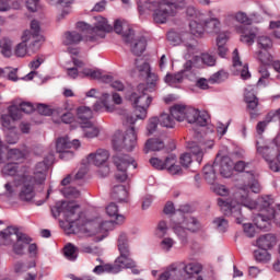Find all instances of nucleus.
Returning <instances> with one entry per match:
<instances>
[{"label": "nucleus", "mask_w": 280, "mask_h": 280, "mask_svg": "<svg viewBox=\"0 0 280 280\" xmlns=\"http://www.w3.org/2000/svg\"><path fill=\"white\" fill-rule=\"evenodd\" d=\"M256 244L258 248H262L265 250H270L277 244V236L273 234H265L261 235L257 241Z\"/></svg>", "instance_id": "25"}, {"label": "nucleus", "mask_w": 280, "mask_h": 280, "mask_svg": "<svg viewBox=\"0 0 280 280\" xmlns=\"http://www.w3.org/2000/svg\"><path fill=\"white\" fill-rule=\"evenodd\" d=\"M149 163L152 165V167H154V170H166L170 163H174V156L168 155L166 156L165 161L159 158H151Z\"/></svg>", "instance_id": "33"}, {"label": "nucleus", "mask_w": 280, "mask_h": 280, "mask_svg": "<svg viewBox=\"0 0 280 280\" xmlns=\"http://www.w3.org/2000/svg\"><path fill=\"white\" fill-rule=\"evenodd\" d=\"M244 101L247 104V110L249 112L250 119H257V117H259V113H257L259 98L255 94L254 89H245Z\"/></svg>", "instance_id": "16"}, {"label": "nucleus", "mask_w": 280, "mask_h": 280, "mask_svg": "<svg viewBox=\"0 0 280 280\" xmlns=\"http://www.w3.org/2000/svg\"><path fill=\"white\" fill-rule=\"evenodd\" d=\"M126 122L129 124V128L126 130L125 135L121 131H117L112 140L114 150L118 152L126 150V152H132L137 148V130L135 129V124H137V118L133 116H127Z\"/></svg>", "instance_id": "4"}, {"label": "nucleus", "mask_w": 280, "mask_h": 280, "mask_svg": "<svg viewBox=\"0 0 280 280\" xmlns=\"http://www.w3.org/2000/svg\"><path fill=\"white\" fill-rule=\"evenodd\" d=\"M177 273H178L177 269L166 270L160 275L158 280H170V279L178 280V278L175 277V275Z\"/></svg>", "instance_id": "57"}, {"label": "nucleus", "mask_w": 280, "mask_h": 280, "mask_svg": "<svg viewBox=\"0 0 280 280\" xmlns=\"http://www.w3.org/2000/svg\"><path fill=\"white\" fill-rule=\"evenodd\" d=\"M2 172L7 176H16V174H19V164L8 163L7 165H4Z\"/></svg>", "instance_id": "48"}, {"label": "nucleus", "mask_w": 280, "mask_h": 280, "mask_svg": "<svg viewBox=\"0 0 280 280\" xmlns=\"http://www.w3.org/2000/svg\"><path fill=\"white\" fill-rule=\"evenodd\" d=\"M28 32L31 33V38H33V40H39L38 45H40V40H45V38L40 36V23H38V21L33 20L31 22V31Z\"/></svg>", "instance_id": "36"}, {"label": "nucleus", "mask_w": 280, "mask_h": 280, "mask_svg": "<svg viewBox=\"0 0 280 280\" xmlns=\"http://www.w3.org/2000/svg\"><path fill=\"white\" fill-rule=\"evenodd\" d=\"M22 175H18L14 179L15 187L22 185L19 198L22 202H32L36 197V187L45 185L47 180V164L39 162L35 166L34 175L27 173V166H22Z\"/></svg>", "instance_id": "1"}, {"label": "nucleus", "mask_w": 280, "mask_h": 280, "mask_svg": "<svg viewBox=\"0 0 280 280\" xmlns=\"http://www.w3.org/2000/svg\"><path fill=\"white\" fill-rule=\"evenodd\" d=\"M106 213L109 218L115 219L114 221L115 224H124V221L126 220V217H124L122 214H119V207L115 202H110L106 207Z\"/></svg>", "instance_id": "27"}, {"label": "nucleus", "mask_w": 280, "mask_h": 280, "mask_svg": "<svg viewBox=\"0 0 280 280\" xmlns=\"http://www.w3.org/2000/svg\"><path fill=\"white\" fill-rule=\"evenodd\" d=\"M56 150L60 154V159H62L65 154H69V150H71V140H69V137L58 138Z\"/></svg>", "instance_id": "30"}, {"label": "nucleus", "mask_w": 280, "mask_h": 280, "mask_svg": "<svg viewBox=\"0 0 280 280\" xmlns=\"http://www.w3.org/2000/svg\"><path fill=\"white\" fill-rule=\"evenodd\" d=\"M122 38L127 45H131V51L133 56H141L148 47V42L145 37L141 36L135 39V30L128 28V31L122 33Z\"/></svg>", "instance_id": "14"}, {"label": "nucleus", "mask_w": 280, "mask_h": 280, "mask_svg": "<svg viewBox=\"0 0 280 280\" xmlns=\"http://www.w3.org/2000/svg\"><path fill=\"white\" fill-rule=\"evenodd\" d=\"M8 113L12 121H19L23 117V112L21 110L20 105H11L8 107Z\"/></svg>", "instance_id": "44"}, {"label": "nucleus", "mask_w": 280, "mask_h": 280, "mask_svg": "<svg viewBox=\"0 0 280 280\" xmlns=\"http://www.w3.org/2000/svg\"><path fill=\"white\" fill-rule=\"evenodd\" d=\"M248 165H250V163H246L245 161L240 160L233 164V172H246V170H248Z\"/></svg>", "instance_id": "58"}, {"label": "nucleus", "mask_w": 280, "mask_h": 280, "mask_svg": "<svg viewBox=\"0 0 280 280\" xmlns=\"http://www.w3.org/2000/svg\"><path fill=\"white\" fill-rule=\"evenodd\" d=\"M226 43H229V32L219 33L217 37V46L220 58H226V54H229Z\"/></svg>", "instance_id": "24"}, {"label": "nucleus", "mask_w": 280, "mask_h": 280, "mask_svg": "<svg viewBox=\"0 0 280 280\" xmlns=\"http://www.w3.org/2000/svg\"><path fill=\"white\" fill-rule=\"evenodd\" d=\"M84 130V137H86V139H94V137H97V135H100V129H97V127L92 126L90 127H81Z\"/></svg>", "instance_id": "53"}, {"label": "nucleus", "mask_w": 280, "mask_h": 280, "mask_svg": "<svg viewBox=\"0 0 280 280\" xmlns=\"http://www.w3.org/2000/svg\"><path fill=\"white\" fill-rule=\"evenodd\" d=\"M241 205L246 207L247 209H256L260 211V213H270V209H275L272 205H275V200L270 195L262 196L258 198L256 201L248 198V196L241 197Z\"/></svg>", "instance_id": "9"}, {"label": "nucleus", "mask_w": 280, "mask_h": 280, "mask_svg": "<svg viewBox=\"0 0 280 280\" xmlns=\"http://www.w3.org/2000/svg\"><path fill=\"white\" fill-rule=\"evenodd\" d=\"M258 47L259 49H270L272 47V39L268 36H259L258 37Z\"/></svg>", "instance_id": "52"}, {"label": "nucleus", "mask_w": 280, "mask_h": 280, "mask_svg": "<svg viewBox=\"0 0 280 280\" xmlns=\"http://www.w3.org/2000/svg\"><path fill=\"white\" fill-rule=\"evenodd\" d=\"M189 30L192 36H202V34H205L206 32L205 22L200 21V19L190 20Z\"/></svg>", "instance_id": "34"}, {"label": "nucleus", "mask_w": 280, "mask_h": 280, "mask_svg": "<svg viewBox=\"0 0 280 280\" xmlns=\"http://www.w3.org/2000/svg\"><path fill=\"white\" fill-rule=\"evenodd\" d=\"M170 156H173L174 161L166 164L167 172L171 173L173 176H182L183 175V168L180 167V165L176 164V155L171 154Z\"/></svg>", "instance_id": "40"}, {"label": "nucleus", "mask_w": 280, "mask_h": 280, "mask_svg": "<svg viewBox=\"0 0 280 280\" xmlns=\"http://www.w3.org/2000/svg\"><path fill=\"white\" fill-rule=\"evenodd\" d=\"M218 205L224 215L235 218L236 224H242V206L236 201H226L222 198L218 199Z\"/></svg>", "instance_id": "15"}, {"label": "nucleus", "mask_w": 280, "mask_h": 280, "mask_svg": "<svg viewBox=\"0 0 280 280\" xmlns=\"http://www.w3.org/2000/svg\"><path fill=\"white\" fill-rule=\"evenodd\" d=\"M187 2L185 0H161V1H147L143 7L139 5L138 10L140 14L149 10L153 12V21L158 25L167 23L170 16H176L179 10H185ZM144 8V10H143Z\"/></svg>", "instance_id": "2"}, {"label": "nucleus", "mask_w": 280, "mask_h": 280, "mask_svg": "<svg viewBox=\"0 0 280 280\" xmlns=\"http://www.w3.org/2000/svg\"><path fill=\"white\" fill-rule=\"evenodd\" d=\"M225 80H229V73L224 70H219L208 79V82L210 84H222Z\"/></svg>", "instance_id": "38"}, {"label": "nucleus", "mask_w": 280, "mask_h": 280, "mask_svg": "<svg viewBox=\"0 0 280 280\" xmlns=\"http://www.w3.org/2000/svg\"><path fill=\"white\" fill-rule=\"evenodd\" d=\"M167 222L160 221L158 224V235L159 237H165L167 235Z\"/></svg>", "instance_id": "63"}, {"label": "nucleus", "mask_w": 280, "mask_h": 280, "mask_svg": "<svg viewBox=\"0 0 280 280\" xmlns=\"http://www.w3.org/2000/svg\"><path fill=\"white\" fill-rule=\"evenodd\" d=\"M2 128L5 130H14V125H12V117L9 114H3L0 117Z\"/></svg>", "instance_id": "50"}, {"label": "nucleus", "mask_w": 280, "mask_h": 280, "mask_svg": "<svg viewBox=\"0 0 280 280\" xmlns=\"http://www.w3.org/2000/svg\"><path fill=\"white\" fill-rule=\"evenodd\" d=\"M205 30L209 33L218 34L220 36V20L210 19L203 22Z\"/></svg>", "instance_id": "37"}, {"label": "nucleus", "mask_w": 280, "mask_h": 280, "mask_svg": "<svg viewBox=\"0 0 280 280\" xmlns=\"http://www.w3.org/2000/svg\"><path fill=\"white\" fill-rule=\"evenodd\" d=\"M50 211L55 219L62 215L69 226L80 224V219L83 215L82 211H80V205L73 201H57L55 206L50 208Z\"/></svg>", "instance_id": "5"}, {"label": "nucleus", "mask_w": 280, "mask_h": 280, "mask_svg": "<svg viewBox=\"0 0 280 280\" xmlns=\"http://www.w3.org/2000/svg\"><path fill=\"white\" fill-rule=\"evenodd\" d=\"M185 78L184 71H179L177 73H167L165 75L164 81L166 84H170L171 86H174V84H180Z\"/></svg>", "instance_id": "39"}, {"label": "nucleus", "mask_w": 280, "mask_h": 280, "mask_svg": "<svg viewBox=\"0 0 280 280\" xmlns=\"http://www.w3.org/2000/svg\"><path fill=\"white\" fill-rule=\"evenodd\" d=\"M74 2L75 0H59V5L62 8V12L60 14L61 19L71 14V5H73Z\"/></svg>", "instance_id": "43"}, {"label": "nucleus", "mask_w": 280, "mask_h": 280, "mask_svg": "<svg viewBox=\"0 0 280 280\" xmlns=\"http://www.w3.org/2000/svg\"><path fill=\"white\" fill-rule=\"evenodd\" d=\"M270 213L267 212H260L254 218V224L257 226V229H260L261 231L270 229Z\"/></svg>", "instance_id": "26"}, {"label": "nucleus", "mask_w": 280, "mask_h": 280, "mask_svg": "<svg viewBox=\"0 0 280 280\" xmlns=\"http://www.w3.org/2000/svg\"><path fill=\"white\" fill-rule=\"evenodd\" d=\"M117 246L120 255L116 258L115 264L98 265L93 269L94 275H117L122 268H135L137 264L131 258L130 245L128 244V235L121 232L117 240Z\"/></svg>", "instance_id": "3"}, {"label": "nucleus", "mask_w": 280, "mask_h": 280, "mask_svg": "<svg viewBox=\"0 0 280 280\" xmlns=\"http://www.w3.org/2000/svg\"><path fill=\"white\" fill-rule=\"evenodd\" d=\"M35 110H37L39 115H44L45 117H51V115H54L51 108H49V106L45 104H37Z\"/></svg>", "instance_id": "56"}, {"label": "nucleus", "mask_w": 280, "mask_h": 280, "mask_svg": "<svg viewBox=\"0 0 280 280\" xmlns=\"http://www.w3.org/2000/svg\"><path fill=\"white\" fill-rule=\"evenodd\" d=\"M173 231L180 241V244H183V246H187L189 243V240L187 238V231L189 230L186 228L183 221L173 220Z\"/></svg>", "instance_id": "20"}, {"label": "nucleus", "mask_w": 280, "mask_h": 280, "mask_svg": "<svg viewBox=\"0 0 280 280\" xmlns=\"http://www.w3.org/2000/svg\"><path fill=\"white\" fill-rule=\"evenodd\" d=\"M61 194H63L65 198H80V190L75 187H65Z\"/></svg>", "instance_id": "49"}, {"label": "nucleus", "mask_w": 280, "mask_h": 280, "mask_svg": "<svg viewBox=\"0 0 280 280\" xmlns=\"http://www.w3.org/2000/svg\"><path fill=\"white\" fill-rule=\"evenodd\" d=\"M1 235L2 240H8L10 235H16V243L13 245V252L15 255H23L25 246H30L32 243V237L25 233L20 232L19 229L14 226H8L4 232H1Z\"/></svg>", "instance_id": "11"}, {"label": "nucleus", "mask_w": 280, "mask_h": 280, "mask_svg": "<svg viewBox=\"0 0 280 280\" xmlns=\"http://www.w3.org/2000/svg\"><path fill=\"white\" fill-rule=\"evenodd\" d=\"M165 148V142L161 140V138H150L147 140L144 144V152L148 154V152H160V150H163Z\"/></svg>", "instance_id": "29"}, {"label": "nucleus", "mask_w": 280, "mask_h": 280, "mask_svg": "<svg viewBox=\"0 0 280 280\" xmlns=\"http://www.w3.org/2000/svg\"><path fill=\"white\" fill-rule=\"evenodd\" d=\"M158 118L160 119V126H163V128H174L176 124L174 116H172V114H162Z\"/></svg>", "instance_id": "41"}, {"label": "nucleus", "mask_w": 280, "mask_h": 280, "mask_svg": "<svg viewBox=\"0 0 280 280\" xmlns=\"http://www.w3.org/2000/svg\"><path fill=\"white\" fill-rule=\"evenodd\" d=\"M108 151L104 149H98L96 153H90L88 155V163H92L96 167H101V165H104L106 161H108Z\"/></svg>", "instance_id": "19"}, {"label": "nucleus", "mask_w": 280, "mask_h": 280, "mask_svg": "<svg viewBox=\"0 0 280 280\" xmlns=\"http://www.w3.org/2000/svg\"><path fill=\"white\" fill-rule=\"evenodd\" d=\"M159 124H161V120L159 119V117L150 118L149 124L147 126V130L149 135H154V132H156V128L159 127Z\"/></svg>", "instance_id": "54"}, {"label": "nucleus", "mask_w": 280, "mask_h": 280, "mask_svg": "<svg viewBox=\"0 0 280 280\" xmlns=\"http://www.w3.org/2000/svg\"><path fill=\"white\" fill-rule=\"evenodd\" d=\"M114 165L117 167L115 178L118 183H126L128 180V166L133 165V170H137V163L128 154H118L113 158Z\"/></svg>", "instance_id": "10"}, {"label": "nucleus", "mask_w": 280, "mask_h": 280, "mask_svg": "<svg viewBox=\"0 0 280 280\" xmlns=\"http://www.w3.org/2000/svg\"><path fill=\"white\" fill-rule=\"evenodd\" d=\"M200 58L202 63L207 65V67H215V57H213L209 52L201 54Z\"/></svg>", "instance_id": "55"}, {"label": "nucleus", "mask_w": 280, "mask_h": 280, "mask_svg": "<svg viewBox=\"0 0 280 280\" xmlns=\"http://www.w3.org/2000/svg\"><path fill=\"white\" fill-rule=\"evenodd\" d=\"M254 257L256 259V261H260V262H266V261H270V253H268V249H256L254 252Z\"/></svg>", "instance_id": "45"}, {"label": "nucleus", "mask_w": 280, "mask_h": 280, "mask_svg": "<svg viewBox=\"0 0 280 280\" xmlns=\"http://www.w3.org/2000/svg\"><path fill=\"white\" fill-rule=\"evenodd\" d=\"M179 163L183 165V167H189V165L192 163L191 153L182 154L179 158Z\"/></svg>", "instance_id": "62"}, {"label": "nucleus", "mask_w": 280, "mask_h": 280, "mask_svg": "<svg viewBox=\"0 0 280 280\" xmlns=\"http://www.w3.org/2000/svg\"><path fill=\"white\" fill-rule=\"evenodd\" d=\"M79 249L72 243H68L63 247V256L68 261H75L78 259Z\"/></svg>", "instance_id": "35"}, {"label": "nucleus", "mask_w": 280, "mask_h": 280, "mask_svg": "<svg viewBox=\"0 0 280 280\" xmlns=\"http://www.w3.org/2000/svg\"><path fill=\"white\" fill-rule=\"evenodd\" d=\"M170 113L176 121H185V119L187 121V117L189 116V107L175 104L170 108Z\"/></svg>", "instance_id": "21"}, {"label": "nucleus", "mask_w": 280, "mask_h": 280, "mask_svg": "<svg viewBox=\"0 0 280 280\" xmlns=\"http://www.w3.org/2000/svg\"><path fill=\"white\" fill-rule=\"evenodd\" d=\"M19 106H20V109L22 110V113H26L27 115H30V113H34V110H36V107H34V105L30 102H22Z\"/></svg>", "instance_id": "60"}, {"label": "nucleus", "mask_w": 280, "mask_h": 280, "mask_svg": "<svg viewBox=\"0 0 280 280\" xmlns=\"http://www.w3.org/2000/svg\"><path fill=\"white\" fill-rule=\"evenodd\" d=\"M113 200H118V202H124L128 198V190L124 185H116L112 189Z\"/></svg>", "instance_id": "31"}, {"label": "nucleus", "mask_w": 280, "mask_h": 280, "mask_svg": "<svg viewBox=\"0 0 280 280\" xmlns=\"http://www.w3.org/2000/svg\"><path fill=\"white\" fill-rule=\"evenodd\" d=\"M86 43V35L78 33V31H67L63 35V45H80V43Z\"/></svg>", "instance_id": "23"}, {"label": "nucleus", "mask_w": 280, "mask_h": 280, "mask_svg": "<svg viewBox=\"0 0 280 280\" xmlns=\"http://www.w3.org/2000/svg\"><path fill=\"white\" fill-rule=\"evenodd\" d=\"M175 242L173 238L165 237L161 242V247L163 250H166V253H170L172 250V247L174 246Z\"/></svg>", "instance_id": "59"}, {"label": "nucleus", "mask_w": 280, "mask_h": 280, "mask_svg": "<svg viewBox=\"0 0 280 280\" xmlns=\"http://www.w3.org/2000/svg\"><path fill=\"white\" fill-rule=\"evenodd\" d=\"M77 117L81 128H91L93 126V109L88 106H80L77 108Z\"/></svg>", "instance_id": "18"}, {"label": "nucleus", "mask_w": 280, "mask_h": 280, "mask_svg": "<svg viewBox=\"0 0 280 280\" xmlns=\"http://www.w3.org/2000/svg\"><path fill=\"white\" fill-rule=\"evenodd\" d=\"M265 161L269 163V167L272 172H280V165L275 162V158L270 155H264Z\"/></svg>", "instance_id": "61"}, {"label": "nucleus", "mask_w": 280, "mask_h": 280, "mask_svg": "<svg viewBox=\"0 0 280 280\" xmlns=\"http://www.w3.org/2000/svg\"><path fill=\"white\" fill-rule=\"evenodd\" d=\"M148 86L144 83L138 85V93L133 92L128 100L135 108L136 119H145L148 117V108L152 104V96L148 95Z\"/></svg>", "instance_id": "6"}, {"label": "nucleus", "mask_w": 280, "mask_h": 280, "mask_svg": "<svg viewBox=\"0 0 280 280\" xmlns=\"http://www.w3.org/2000/svg\"><path fill=\"white\" fill-rule=\"evenodd\" d=\"M215 170H218V160H215L213 165L208 164L203 166V178L209 185H213L215 178H218Z\"/></svg>", "instance_id": "28"}, {"label": "nucleus", "mask_w": 280, "mask_h": 280, "mask_svg": "<svg viewBox=\"0 0 280 280\" xmlns=\"http://www.w3.org/2000/svg\"><path fill=\"white\" fill-rule=\"evenodd\" d=\"M31 39L32 33L30 31H24L22 35V43L18 44L15 47V56H18V58H24L27 54H36L40 49L38 39L33 40L27 47V42Z\"/></svg>", "instance_id": "13"}, {"label": "nucleus", "mask_w": 280, "mask_h": 280, "mask_svg": "<svg viewBox=\"0 0 280 280\" xmlns=\"http://www.w3.org/2000/svg\"><path fill=\"white\" fill-rule=\"evenodd\" d=\"M213 224H215L219 233H226V230L229 229V221L224 218L214 219Z\"/></svg>", "instance_id": "47"}, {"label": "nucleus", "mask_w": 280, "mask_h": 280, "mask_svg": "<svg viewBox=\"0 0 280 280\" xmlns=\"http://www.w3.org/2000/svg\"><path fill=\"white\" fill-rule=\"evenodd\" d=\"M186 213H191V206H180V208L174 212L173 220L182 221L190 233H197V231H200V222H198V219L189 214L186 215Z\"/></svg>", "instance_id": "12"}, {"label": "nucleus", "mask_w": 280, "mask_h": 280, "mask_svg": "<svg viewBox=\"0 0 280 280\" xmlns=\"http://www.w3.org/2000/svg\"><path fill=\"white\" fill-rule=\"evenodd\" d=\"M217 168H219L223 178H231L233 176V161L229 158H222Z\"/></svg>", "instance_id": "22"}, {"label": "nucleus", "mask_w": 280, "mask_h": 280, "mask_svg": "<svg viewBox=\"0 0 280 280\" xmlns=\"http://www.w3.org/2000/svg\"><path fill=\"white\" fill-rule=\"evenodd\" d=\"M147 78V90L148 86L149 89H154L156 86V82H159V75L156 73H153L152 70L145 74Z\"/></svg>", "instance_id": "51"}, {"label": "nucleus", "mask_w": 280, "mask_h": 280, "mask_svg": "<svg viewBox=\"0 0 280 280\" xmlns=\"http://www.w3.org/2000/svg\"><path fill=\"white\" fill-rule=\"evenodd\" d=\"M269 218H271V221L273 220V222H275V224H277V226H280V210L270 209Z\"/></svg>", "instance_id": "64"}, {"label": "nucleus", "mask_w": 280, "mask_h": 280, "mask_svg": "<svg viewBox=\"0 0 280 280\" xmlns=\"http://www.w3.org/2000/svg\"><path fill=\"white\" fill-rule=\"evenodd\" d=\"M1 47V54L4 58H10L12 56V40L4 38Z\"/></svg>", "instance_id": "46"}, {"label": "nucleus", "mask_w": 280, "mask_h": 280, "mask_svg": "<svg viewBox=\"0 0 280 280\" xmlns=\"http://www.w3.org/2000/svg\"><path fill=\"white\" fill-rule=\"evenodd\" d=\"M187 148L190 154H192V156H196V161L200 165V163H202L205 152H202V149L200 148V145H198V142L189 141L187 142Z\"/></svg>", "instance_id": "32"}, {"label": "nucleus", "mask_w": 280, "mask_h": 280, "mask_svg": "<svg viewBox=\"0 0 280 280\" xmlns=\"http://www.w3.org/2000/svg\"><path fill=\"white\" fill-rule=\"evenodd\" d=\"M211 117L209 116V113L206 110L200 112L196 108H189L188 109V116L187 121L188 124H195L196 126H200L201 128H205L209 124V120Z\"/></svg>", "instance_id": "17"}, {"label": "nucleus", "mask_w": 280, "mask_h": 280, "mask_svg": "<svg viewBox=\"0 0 280 280\" xmlns=\"http://www.w3.org/2000/svg\"><path fill=\"white\" fill-rule=\"evenodd\" d=\"M234 19L237 21V23L242 24L236 26L237 34H241V43L248 46L253 45L257 38V34H259V30L257 27L246 26L253 25V18H249L245 12H237L234 15Z\"/></svg>", "instance_id": "7"}, {"label": "nucleus", "mask_w": 280, "mask_h": 280, "mask_svg": "<svg viewBox=\"0 0 280 280\" xmlns=\"http://www.w3.org/2000/svg\"><path fill=\"white\" fill-rule=\"evenodd\" d=\"M78 30L85 32V43H98L100 38H104V35L97 34L98 32H113V27L108 24L106 18H97L94 26H91L84 22L77 24Z\"/></svg>", "instance_id": "8"}, {"label": "nucleus", "mask_w": 280, "mask_h": 280, "mask_svg": "<svg viewBox=\"0 0 280 280\" xmlns=\"http://www.w3.org/2000/svg\"><path fill=\"white\" fill-rule=\"evenodd\" d=\"M186 275H200L202 272V265L198 262H189L184 267Z\"/></svg>", "instance_id": "42"}]
</instances>
